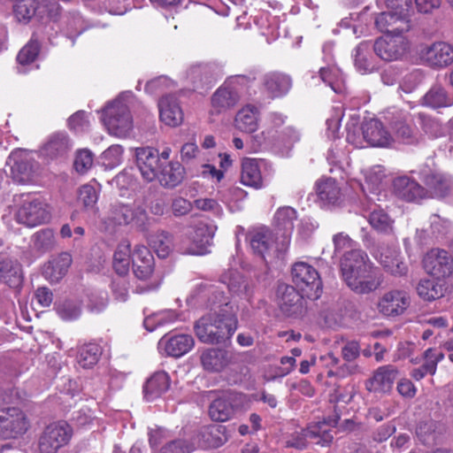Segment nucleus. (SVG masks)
Wrapping results in <instances>:
<instances>
[{
	"mask_svg": "<svg viewBox=\"0 0 453 453\" xmlns=\"http://www.w3.org/2000/svg\"><path fill=\"white\" fill-rule=\"evenodd\" d=\"M78 199L85 207H93L98 199L97 191L94 186L85 184L79 189Z\"/></svg>",
	"mask_w": 453,
	"mask_h": 453,
	"instance_id": "63",
	"label": "nucleus"
},
{
	"mask_svg": "<svg viewBox=\"0 0 453 453\" xmlns=\"http://www.w3.org/2000/svg\"><path fill=\"white\" fill-rule=\"evenodd\" d=\"M159 117L162 122L170 127H177L183 121V111L177 98L167 95L158 102Z\"/></svg>",
	"mask_w": 453,
	"mask_h": 453,
	"instance_id": "27",
	"label": "nucleus"
},
{
	"mask_svg": "<svg viewBox=\"0 0 453 453\" xmlns=\"http://www.w3.org/2000/svg\"><path fill=\"white\" fill-rule=\"evenodd\" d=\"M263 134L275 146L290 147L300 139V134L293 127H285L280 130H267Z\"/></svg>",
	"mask_w": 453,
	"mask_h": 453,
	"instance_id": "44",
	"label": "nucleus"
},
{
	"mask_svg": "<svg viewBox=\"0 0 453 453\" xmlns=\"http://www.w3.org/2000/svg\"><path fill=\"white\" fill-rule=\"evenodd\" d=\"M133 216H132V223L136 228L147 234L150 228V226L155 223V219L150 218L144 208L142 206H134L133 207Z\"/></svg>",
	"mask_w": 453,
	"mask_h": 453,
	"instance_id": "56",
	"label": "nucleus"
},
{
	"mask_svg": "<svg viewBox=\"0 0 453 453\" xmlns=\"http://www.w3.org/2000/svg\"><path fill=\"white\" fill-rule=\"evenodd\" d=\"M73 142L63 132L52 134L42 148L45 156L50 158L65 157L72 150Z\"/></svg>",
	"mask_w": 453,
	"mask_h": 453,
	"instance_id": "30",
	"label": "nucleus"
},
{
	"mask_svg": "<svg viewBox=\"0 0 453 453\" xmlns=\"http://www.w3.org/2000/svg\"><path fill=\"white\" fill-rule=\"evenodd\" d=\"M39 3L36 0H16L14 15L19 21L28 22L34 16L38 17Z\"/></svg>",
	"mask_w": 453,
	"mask_h": 453,
	"instance_id": "49",
	"label": "nucleus"
},
{
	"mask_svg": "<svg viewBox=\"0 0 453 453\" xmlns=\"http://www.w3.org/2000/svg\"><path fill=\"white\" fill-rule=\"evenodd\" d=\"M346 140L349 143L356 148H364L366 146V139H365L364 124L359 127L357 123H348Z\"/></svg>",
	"mask_w": 453,
	"mask_h": 453,
	"instance_id": "58",
	"label": "nucleus"
},
{
	"mask_svg": "<svg viewBox=\"0 0 453 453\" xmlns=\"http://www.w3.org/2000/svg\"><path fill=\"white\" fill-rule=\"evenodd\" d=\"M60 13V6L55 0H42L38 6V18L55 19Z\"/></svg>",
	"mask_w": 453,
	"mask_h": 453,
	"instance_id": "62",
	"label": "nucleus"
},
{
	"mask_svg": "<svg viewBox=\"0 0 453 453\" xmlns=\"http://www.w3.org/2000/svg\"><path fill=\"white\" fill-rule=\"evenodd\" d=\"M420 177L427 188V197H444L453 188L450 178L427 168L420 172Z\"/></svg>",
	"mask_w": 453,
	"mask_h": 453,
	"instance_id": "16",
	"label": "nucleus"
},
{
	"mask_svg": "<svg viewBox=\"0 0 453 453\" xmlns=\"http://www.w3.org/2000/svg\"><path fill=\"white\" fill-rule=\"evenodd\" d=\"M12 161L11 175L14 181L20 184L33 182L38 174V164L23 152H14L10 156Z\"/></svg>",
	"mask_w": 453,
	"mask_h": 453,
	"instance_id": "12",
	"label": "nucleus"
},
{
	"mask_svg": "<svg viewBox=\"0 0 453 453\" xmlns=\"http://www.w3.org/2000/svg\"><path fill=\"white\" fill-rule=\"evenodd\" d=\"M149 244L160 258L167 257L173 250V235L164 230H160L147 236Z\"/></svg>",
	"mask_w": 453,
	"mask_h": 453,
	"instance_id": "40",
	"label": "nucleus"
},
{
	"mask_svg": "<svg viewBox=\"0 0 453 453\" xmlns=\"http://www.w3.org/2000/svg\"><path fill=\"white\" fill-rule=\"evenodd\" d=\"M374 53L386 62L401 60L409 51L408 39L400 34H385L373 42Z\"/></svg>",
	"mask_w": 453,
	"mask_h": 453,
	"instance_id": "6",
	"label": "nucleus"
},
{
	"mask_svg": "<svg viewBox=\"0 0 453 453\" xmlns=\"http://www.w3.org/2000/svg\"><path fill=\"white\" fill-rule=\"evenodd\" d=\"M201 363L209 372H219L228 363L227 353L222 349H207L201 355Z\"/></svg>",
	"mask_w": 453,
	"mask_h": 453,
	"instance_id": "43",
	"label": "nucleus"
},
{
	"mask_svg": "<svg viewBox=\"0 0 453 453\" xmlns=\"http://www.w3.org/2000/svg\"><path fill=\"white\" fill-rule=\"evenodd\" d=\"M213 234L206 225H199L195 230L193 241L195 247L188 249L185 253L190 255H203L207 253V248L211 244Z\"/></svg>",
	"mask_w": 453,
	"mask_h": 453,
	"instance_id": "46",
	"label": "nucleus"
},
{
	"mask_svg": "<svg viewBox=\"0 0 453 453\" xmlns=\"http://www.w3.org/2000/svg\"><path fill=\"white\" fill-rule=\"evenodd\" d=\"M184 173V168L179 162H170L165 166L162 165L157 179L162 186L174 188L182 181Z\"/></svg>",
	"mask_w": 453,
	"mask_h": 453,
	"instance_id": "39",
	"label": "nucleus"
},
{
	"mask_svg": "<svg viewBox=\"0 0 453 453\" xmlns=\"http://www.w3.org/2000/svg\"><path fill=\"white\" fill-rule=\"evenodd\" d=\"M395 194L407 202H419L427 197V192L416 180L407 177H398L394 180Z\"/></svg>",
	"mask_w": 453,
	"mask_h": 453,
	"instance_id": "23",
	"label": "nucleus"
},
{
	"mask_svg": "<svg viewBox=\"0 0 453 453\" xmlns=\"http://www.w3.org/2000/svg\"><path fill=\"white\" fill-rule=\"evenodd\" d=\"M334 429L326 422H319L308 426L306 429L291 434L286 441L287 447L303 449L307 446L308 440L314 441L321 446H328L334 440Z\"/></svg>",
	"mask_w": 453,
	"mask_h": 453,
	"instance_id": "4",
	"label": "nucleus"
},
{
	"mask_svg": "<svg viewBox=\"0 0 453 453\" xmlns=\"http://www.w3.org/2000/svg\"><path fill=\"white\" fill-rule=\"evenodd\" d=\"M17 220L28 227L47 222L50 214L48 205L39 197H27L17 212Z\"/></svg>",
	"mask_w": 453,
	"mask_h": 453,
	"instance_id": "9",
	"label": "nucleus"
},
{
	"mask_svg": "<svg viewBox=\"0 0 453 453\" xmlns=\"http://www.w3.org/2000/svg\"><path fill=\"white\" fill-rule=\"evenodd\" d=\"M133 207L126 204L112 205L107 216L103 219L105 230L111 232L119 226H127L132 223Z\"/></svg>",
	"mask_w": 453,
	"mask_h": 453,
	"instance_id": "31",
	"label": "nucleus"
},
{
	"mask_svg": "<svg viewBox=\"0 0 453 453\" xmlns=\"http://www.w3.org/2000/svg\"><path fill=\"white\" fill-rule=\"evenodd\" d=\"M133 271L140 280L149 279L154 270V257L150 250L144 245H136L133 254Z\"/></svg>",
	"mask_w": 453,
	"mask_h": 453,
	"instance_id": "26",
	"label": "nucleus"
},
{
	"mask_svg": "<svg viewBox=\"0 0 453 453\" xmlns=\"http://www.w3.org/2000/svg\"><path fill=\"white\" fill-rule=\"evenodd\" d=\"M94 156L88 150H81L77 152L74 159V168L79 173H87L93 165Z\"/></svg>",
	"mask_w": 453,
	"mask_h": 453,
	"instance_id": "61",
	"label": "nucleus"
},
{
	"mask_svg": "<svg viewBox=\"0 0 453 453\" xmlns=\"http://www.w3.org/2000/svg\"><path fill=\"white\" fill-rule=\"evenodd\" d=\"M101 353L99 345L96 343L86 344L79 350L77 357L78 363L83 368H91L97 363Z\"/></svg>",
	"mask_w": 453,
	"mask_h": 453,
	"instance_id": "50",
	"label": "nucleus"
},
{
	"mask_svg": "<svg viewBox=\"0 0 453 453\" xmlns=\"http://www.w3.org/2000/svg\"><path fill=\"white\" fill-rule=\"evenodd\" d=\"M296 219V211L288 206L280 208L274 215L276 226L286 233H290L293 230Z\"/></svg>",
	"mask_w": 453,
	"mask_h": 453,
	"instance_id": "53",
	"label": "nucleus"
},
{
	"mask_svg": "<svg viewBox=\"0 0 453 453\" xmlns=\"http://www.w3.org/2000/svg\"><path fill=\"white\" fill-rule=\"evenodd\" d=\"M130 264V244L123 242L119 244L113 255V267L117 273L124 275L127 273Z\"/></svg>",
	"mask_w": 453,
	"mask_h": 453,
	"instance_id": "51",
	"label": "nucleus"
},
{
	"mask_svg": "<svg viewBox=\"0 0 453 453\" xmlns=\"http://www.w3.org/2000/svg\"><path fill=\"white\" fill-rule=\"evenodd\" d=\"M73 436V429L65 421H57L48 425L38 441L40 453H57L65 446Z\"/></svg>",
	"mask_w": 453,
	"mask_h": 453,
	"instance_id": "5",
	"label": "nucleus"
},
{
	"mask_svg": "<svg viewBox=\"0 0 453 453\" xmlns=\"http://www.w3.org/2000/svg\"><path fill=\"white\" fill-rule=\"evenodd\" d=\"M249 82L250 79L246 76L232 77L212 95V111L216 113H221L235 106L240 100V95L235 85H245Z\"/></svg>",
	"mask_w": 453,
	"mask_h": 453,
	"instance_id": "7",
	"label": "nucleus"
},
{
	"mask_svg": "<svg viewBox=\"0 0 453 453\" xmlns=\"http://www.w3.org/2000/svg\"><path fill=\"white\" fill-rule=\"evenodd\" d=\"M0 281L13 288L20 287L23 282L21 265L4 254H0Z\"/></svg>",
	"mask_w": 453,
	"mask_h": 453,
	"instance_id": "29",
	"label": "nucleus"
},
{
	"mask_svg": "<svg viewBox=\"0 0 453 453\" xmlns=\"http://www.w3.org/2000/svg\"><path fill=\"white\" fill-rule=\"evenodd\" d=\"M376 257L386 271L395 276L406 274L407 266L399 257V250L394 246L381 245Z\"/></svg>",
	"mask_w": 453,
	"mask_h": 453,
	"instance_id": "24",
	"label": "nucleus"
},
{
	"mask_svg": "<svg viewBox=\"0 0 453 453\" xmlns=\"http://www.w3.org/2000/svg\"><path fill=\"white\" fill-rule=\"evenodd\" d=\"M424 266L429 274L440 279L450 275L453 261L446 250H433L425 257Z\"/></svg>",
	"mask_w": 453,
	"mask_h": 453,
	"instance_id": "15",
	"label": "nucleus"
},
{
	"mask_svg": "<svg viewBox=\"0 0 453 453\" xmlns=\"http://www.w3.org/2000/svg\"><path fill=\"white\" fill-rule=\"evenodd\" d=\"M56 246V237L52 229L44 228L35 233L31 237V248L38 255L44 254Z\"/></svg>",
	"mask_w": 453,
	"mask_h": 453,
	"instance_id": "45",
	"label": "nucleus"
},
{
	"mask_svg": "<svg viewBox=\"0 0 453 453\" xmlns=\"http://www.w3.org/2000/svg\"><path fill=\"white\" fill-rule=\"evenodd\" d=\"M170 387V378L165 372H156L150 379H148L143 391L145 398L152 401L159 397L167 391Z\"/></svg>",
	"mask_w": 453,
	"mask_h": 453,
	"instance_id": "37",
	"label": "nucleus"
},
{
	"mask_svg": "<svg viewBox=\"0 0 453 453\" xmlns=\"http://www.w3.org/2000/svg\"><path fill=\"white\" fill-rule=\"evenodd\" d=\"M241 395L237 393H226L216 398L209 406L210 418L217 422H225L234 413L235 402Z\"/></svg>",
	"mask_w": 453,
	"mask_h": 453,
	"instance_id": "21",
	"label": "nucleus"
},
{
	"mask_svg": "<svg viewBox=\"0 0 453 453\" xmlns=\"http://www.w3.org/2000/svg\"><path fill=\"white\" fill-rule=\"evenodd\" d=\"M422 104L433 109L449 107L453 104V96L441 85L435 84L423 96Z\"/></svg>",
	"mask_w": 453,
	"mask_h": 453,
	"instance_id": "41",
	"label": "nucleus"
},
{
	"mask_svg": "<svg viewBox=\"0 0 453 453\" xmlns=\"http://www.w3.org/2000/svg\"><path fill=\"white\" fill-rule=\"evenodd\" d=\"M208 302L211 311L196 322L195 333L203 343H220L229 339L237 329L235 310L228 297L218 288L208 289Z\"/></svg>",
	"mask_w": 453,
	"mask_h": 453,
	"instance_id": "1",
	"label": "nucleus"
},
{
	"mask_svg": "<svg viewBox=\"0 0 453 453\" xmlns=\"http://www.w3.org/2000/svg\"><path fill=\"white\" fill-rule=\"evenodd\" d=\"M317 195L325 204H338L342 201V194L335 180L326 178L317 183Z\"/></svg>",
	"mask_w": 453,
	"mask_h": 453,
	"instance_id": "38",
	"label": "nucleus"
},
{
	"mask_svg": "<svg viewBox=\"0 0 453 453\" xmlns=\"http://www.w3.org/2000/svg\"><path fill=\"white\" fill-rule=\"evenodd\" d=\"M39 43L31 39L19 52L17 60L20 65H28L35 60L39 53Z\"/></svg>",
	"mask_w": 453,
	"mask_h": 453,
	"instance_id": "59",
	"label": "nucleus"
},
{
	"mask_svg": "<svg viewBox=\"0 0 453 453\" xmlns=\"http://www.w3.org/2000/svg\"><path fill=\"white\" fill-rule=\"evenodd\" d=\"M249 241L252 251L261 257L269 251L274 243V239L270 229L260 227L249 234Z\"/></svg>",
	"mask_w": 453,
	"mask_h": 453,
	"instance_id": "35",
	"label": "nucleus"
},
{
	"mask_svg": "<svg viewBox=\"0 0 453 453\" xmlns=\"http://www.w3.org/2000/svg\"><path fill=\"white\" fill-rule=\"evenodd\" d=\"M370 42H360L354 50V64L357 70L362 73H370L374 69L372 61L369 56L371 50Z\"/></svg>",
	"mask_w": 453,
	"mask_h": 453,
	"instance_id": "47",
	"label": "nucleus"
},
{
	"mask_svg": "<svg viewBox=\"0 0 453 453\" xmlns=\"http://www.w3.org/2000/svg\"><path fill=\"white\" fill-rule=\"evenodd\" d=\"M377 28L385 34L403 35L411 29L409 18L393 12H384L375 18Z\"/></svg>",
	"mask_w": 453,
	"mask_h": 453,
	"instance_id": "20",
	"label": "nucleus"
},
{
	"mask_svg": "<svg viewBox=\"0 0 453 453\" xmlns=\"http://www.w3.org/2000/svg\"><path fill=\"white\" fill-rule=\"evenodd\" d=\"M398 375V370L393 365H383L379 367L370 380L369 390L386 392L392 388V386Z\"/></svg>",
	"mask_w": 453,
	"mask_h": 453,
	"instance_id": "33",
	"label": "nucleus"
},
{
	"mask_svg": "<svg viewBox=\"0 0 453 453\" xmlns=\"http://www.w3.org/2000/svg\"><path fill=\"white\" fill-rule=\"evenodd\" d=\"M56 310L58 316L64 320L76 319L81 313V303L70 300H66L59 303Z\"/></svg>",
	"mask_w": 453,
	"mask_h": 453,
	"instance_id": "57",
	"label": "nucleus"
},
{
	"mask_svg": "<svg viewBox=\"0 0 453 453\" xmlns=\"http://www.w3.org/2000/svg\"><path fill=\"white\" fill-rule=\"evenodd\" d=\"M372 266L367 254L361 250H351L344 254L341 261V273L343 280L353 275L358 277L361 273H367Z\"/></svg>",
	"mask_w": 453,
	"mask_h": 453,
	"instance_id": "14",
	"label": "nucleus"
},
{
	"mask_svg": "<svg viewBox=\"0 0 453 453\" xmlns=\"http://www.w3.org/2000/svg\"><path fill=\"white\" fill-rule=\"evenodd\" d=\"M417 294L426 302H432L442 297L446 288L444 284L435 279H422L417 285Z\"/></svg>",
	"mask_w": 453,
	"mask_h": 453,
	"instance_id": "42",
	"label": "nucleus"
},
{
	"mask_svg": "<svg viewBox=\"0 0 453 453\" xmlns=\"http://www.w3.org/2000/svg\"><path fill=\"white\" fill-rule=\"evenodd\" d=\"M72 263L71 254L61 252L44 266L43 275L50 282H58L66 274Z\"/></svg>",
	"mask_w": 453,
	"mask_h": 453,
	"instance_id": "32",
	"label": "nucleus"
},
{
	"mask_svg": "<svg viewBox=\"0 0 453 453\" xmlns=\"http://www.w3.org/2000/svg\"><path fill=\"white\" fill-rule=\"evenodd\" d=\"M129 95H121L104 110L103 121L110 134L119 138L127 137L133 129V118L127 99Z\"/></svg>",
	"mask_w": 453,
	"mask_h": 453,
	"instance_id": "2",
	"label": "nucleus"
},
{
	"mask_svg": "<svg viewBox=\"0 0 453 453\" xmlns=\"http://www.w3.org/2000/svg\"><path fill=\"white\" fill-rule=\"evenodd\" d=\"M411 304L410 295L402 289H391L379 297L376 308L383 317L395 318L403 315Z\"/></svg>",
	"mask_w": 453,
	"mask_h": 453,
	"instance_id": "10",
	"label": "nucleus"
},
{
	"mask_svg": "<svg viewBox=\"0 0 453 453\" xmlns=\"http://www.w3.org/2000/svg\"><path fill=\"white\" fill-rule=\"evenodd\" d=\"M393 128L396 137L403 143L417 144L420 141L419 134L407 123L406 117H403L401 120L394 122Z\"/></svg>",
	"mask_w": 453,
	"mask_h": 453,
	"instance_id": "48",
	"label": "nucleus"
},
{
	"mask_svg": "<svg viewBox=\"0 0 453 453\" xmlns=\"http://www.w3.org/2000/svg\"><path fill=\"white\" fill-rule=\"evenodd\" d=\"M29 427L26 414L19 408L0 410V439L18 438Z\"/></svg>",
	"mask_w": 453,
	"mask_h": 453,
	"instance_id": "8",
	"label": "nucleus"
},
{
	"mask_svg": "<svg viewBox=\"0 0 453 453\" xmlns=\"http://www.w3.org/2000/svg\"><path fill=\"white\" fill-rule=\"evenodd\" d=\"M368 221L371 226L378 232L388 234L393 229V220L384 210L373 209L370 213Z\"/></svg>",
	"mask_w": 453,
	"mask_h": 453,
	"instance_id": "52",
	"label": "nucleus"
},
{
	"mask_svg": "<svg viewBox=\"0 0 453 453\" xmlns=\"http://www.w3.org/2000/svg\"><path fill=\"white\" fill-rule=\"evenodd\" d=\"M194 450V447L185 440H175L161 449V453H190Z\"/></svg>",
	"mask_w": 453,
	"mask_h": 453,
	"instance_id": "64",
	"label": "nucleus"
},
{
	"mask_svg": "<svg viewBox=\"0 0 453 453\" xmlns=\"http://www.w3.org/2000/svg\"><path fill=\"white\" fill-rule=\"evenodd\" d=\"M366 146L388 147L394 142L393 136L379 119H370L364 123Z\"/></svg>",
	"mask_w": 453,
	"mask_h": 453,
	"instance_id": "22",
	"label": "nucleus"
},
{
	"mask_svg": "<svg viewBox=\"0 0 453 453\" xmlns=\"http://www.w3.org/2000/svg\"><path fill=\"white\" fill-rule=\"evenodd\" d=\"M258 109L248 104L237 112L234 119V127L244 133H254L258 128Z\"/></svg>",
	"mask_w": 453,
	"mask_h": 453,
	"instance_id": "36",
	"label": "nucleus"
},
{
	"mask_svg": "<svg viewBox=\"0 0 453 453\" xmlns=\"http://www.w3.org/2000/svg\"><path fill=\"white\" fill-rule=\"evenodd\" d=\"M319 77L322 81L331 87L334 92H340L343 81L340 70L335 66L321 67Z\"/></svg>",
	"mask_w": 453,
	"mask_h": 453,
	"instance_id": "55",
	"label": "nucleus"
},
{
	"mask_svg": "<svg viewBox=\"0 0 453 453\" xmlns=\"http://www.w3.org/2000/svg\"><path fill=\"white\" fill-rule=\"evenodd\" d=\"M229 439L227 428L222 425H211L203 427L198 434L199 447L203 449H217Z\"/></svg>",
	"mask_w": 453,
	"mask_h": 453,
	"instance_id": "25",
	"label": "nucleus"
},
{
	"mask_svg": "<svg viewBox=\"0 0 453 453\" xmlns=\"http://www.w3.org/2000/svg\"><path fill=\"white\" fill-rule=\"evenodd\" d=\"M135 156L136 165L144 180L150 182L156 180L163 165L159 159L158 151L150 147L138 148Z\"/></svg>",
	"mask_w": 453,
	"mask_h": 453,
	"instance_id": "13",
	"label": "nucleus"
},
{
	"mask_svg": "<svg viewBox=\"0 0 453 453\" xmlns=\"http://www.w3.org/2000/svg\"><path fill=\"white\" fill-rule=\"evenodd\" d=\"M293 282L303 296L318 299L322 292V281L317 270L304 262H297L292 267Z\"/></svg>",
	"mask_w": 453,
	"mask_h": 453,
	"instance_id": "3",
	"label": "nucleus"
},
{
	"mask_svg": "<svg viewBox=\"0 0 453 453\" xmlns=\"http://www.w3.org/2000/svg\"><path fill=\"white\" fill-rule=\"evenodd\" d=\"M292 86L289 76L280 73H268L264 78L265 91L272 98L280 97L286 95Z\"/></svg>",
	"mask_w": 453,
	"mask_h": 453,
	"instance_id": "34",
	"label": "nucleus"
},
{
	"mask_svg": "<svg viewBox=\"0 0 453 453\" xmlns=\"http://www.w3.org/2000/svg\"><path fill=\"white\" fill-rule=\"evenodd\" d=\"M438 426L431 419L420 421L416 428V434L424 444H432L437 438Z\"/></svg>",
	"mask_w": 453,
	"mask_h": 453,
	"instance_id": "54",
	"label": "nucleus"
},
{
	"mask_svg": "<svg viewBox=\"0 0 453 453\" xmlns=\"http://www.w3.org/2000/svg\"><path fill=\"white\" fill-rule=\"evenodd\" d=\"M124 150L122 146L115 144L110 146L102 155L104 164L110 168H113L122 162Z\"/></svg>",
	"mask_w": 453,
	"mask_h": 453,
	"instance_id": "60",
	"label": "nucleus"
},
{
	"mask_svg": "<svg viewBox=\"0 0 453 453\" xmlns=\"http://www.w3.org/2000/svg\"><path fill=\"white\" fill-rule=\"evenodd\" d=\"M265 163L262 159L245 158L242 163L241 181L243 185L259 189L264 186L261 167Z\"/></svg>",
	"mask_w": 453,
	"mask_h": 453,
	"instance_id": "28",
	"label": "nucleus"
},
{
	"mask_svg": "<svg viewBox=\"0 0 453 453\" xmlns=\"http://www.w3.org/2000/svg\"><path fill=\"white\" fill-rule=\"evenodd\" d=\"M344 282L355 293L364 295L378 289L382 283V278L378 270L371 266L367 273H361L358 277L349 275Z\"/></svg>",
	"mask_w": 453,
	"mask_h": 453,
	"instance_id": "18",
	"label": "nucleus"
},
{
	"mask_svg": "<svg viewBox=\"0 0 453 453\" xmlns=\"http://www.w3.org/2000/svg\"><path fill=\"white\" fill-rule=\"evenodd\" d=\"M195 345L191 335L177 334L173 336H163L157 344L158 349L164 351L167 356L180 357L187 354Z\"/></svg>",
	"mask_w": 453,
	"mask_h": 453,
	"instance_id": "19",
	"label": "nucleus"
},
{
	"mask_svg": "<svg viewBox=\"0 0 453 453\" xmlns=\"http://www.w3.org/2000/svg\"><path fill=\"white\" fill-rule=\"evenodd\" d=\"M419 55L428 66L443 68L453 63V46L446 42H435L422 47Z\"/></svg>",
	"mask_w": 453,
	"mask_h": 453,
	"instance_id": "11",
	"label": "nucleus"
},
{
	"mask_svg": "<svg viewBox=\"0 0 453 453\" xmlns=\"http://www.w3.org/2000/svg\"><path fill=\"white\" fill-rule=\"evenodd\" d=\"M278 304L280 311L288 317L301 314L303 311V295L294 287L281 284L277 289Z\"/></svg>",
	"mask_w": 453,
	"mask_h": 453,
	"instance_id": "17",
	"label": "nucleus"
}]
</instances>
